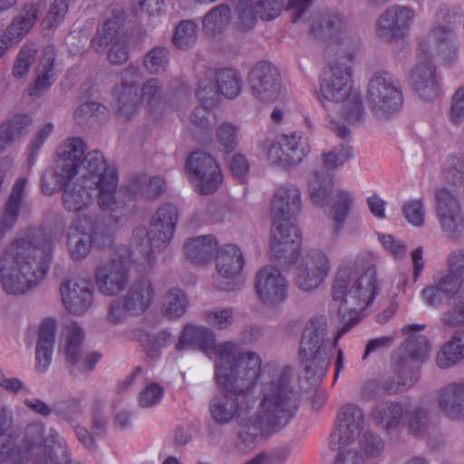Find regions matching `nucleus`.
I'll return each instance as SVG.
<instances>
[{
  "label": "nucleus",
  "mask_w": 464,
  "mask_h": 464,
  "mask_svg": "<svg viewBox=\"0 0 464 464\" xmlns=\"http://www.w3.org/2000/svg\"><path fill=\"white\" fill-rule=\"evenodd\" d=\"M25 185L26 179L19 178L12 188L11 194L5 204V209L0 214V238L16 223L21 203L24 198Z\"/></svg>",
  "instance_id": "nucleus-32"
},
{
  "label": "nucleus",
  "mask_w": 464,
  "mask_h": 464,
  "mask_svg": "<svg viewBox=\"0 0 464 464\" xmlns=\"http://www.w3.org/2000/svg\"><path fill=\"white\" fill-rule=\"evenodd\" d=\"M198 24L192 20H182L175 28L173 44L181 50L192 47L198 38Z\"/></svg>",
  "instance_id": "nucleus-54"
},
{
  "label": "nucleus",
  "mask_w": 464,
  "mask_h": 464,
  "mask_svg": "<svg viewBox=\"0 0 464 464\" xmlns=\"http://www.w3.org/2000/svg\"><path fill=\"white\" fill-rule=\"evenodd\" d=\"M119 177L109 173L95 185L97 193V205L102 211L114 221L121 220L128 213V203L131 197L123 189L118 188Z\"/></svg>",
  "instance_id": "nucleus-15"
},
{
  "label": "nucleus",
  "mask_w": 464,
  "mask_h": 464,
  "mask_svg": "<svg viewBox=\"0 0 464 464\" xmlns=\"http://www.w3.org/2000/svg\"><path fill=\"white\" fill-rule=\"evenodd\" d=\"M378 290L375 267L369 266L360 274L352 264L345 263L339 266L332 283L331 295L343 321L346 315L349 316L348 323L333 340L328 337L326 318L314 316L307 322L298 352L307 381L316 384L324 379L338 339L359 321V314L372 304Z\"/></svg>",
  "instance_id": "nucleus-2"
},
{
  "label": "nucleus",
  "mask_w": 464,
  "mask_h": 464,
  "mask_svg": "<svg viewBox=\"0 0 464 464\" xmlns=\"http://www.w3.org/2000/svg\"><path fill=\"white\" fill-rule=\"evenodd\" d=\"M221 93L212 78L201 79L198 82L197 97L199 105L209 113L221 102Z\"/></svg>",
  "instance_id": "nucleus-51"
},
{
  "label": "nucleus",
  "mask_w": 464,
  "mask_h": 464,
  "mask_svg": "<svg viewBox=\"0 0 464 464\" xmlns=\"http://www.w3.org/2000/svg\"><path fill=\"white\" fill-rule=\"evenodd\" d=\"M238 127L231 124L230 122H223L217 129V138L224 149L229 152L234 150L237 146V132Z\"/></svg>",
  "instance_id": "nucleus-63"
},
{
  "label": "nucleus",
  "mask_w": 464,
  "mask_h": 464,
  "mask_svg": "<svg viewBox=\"0 0 464 464\" xmlns=\"http://www.w3.org/2000/svg\"><path fill=\"white\" fill-rule=\"evenodd\" d=\"M455 39V34L449 26L435 27L420 44V54L430 61L438 57L444 63H450L457 57Z\"/></svg>",
  "instance_id": "nucleus-20"
},
{
  "label": "nucleus",
  "mask_w": 464,
  "mask_h": 464,
  "mask_svg": "<svg viewBox=\"0 0 464 464\" xmlns=\"http://www.w3.org/2000/svg\"><path fill=\"white\" fill-rule=\"evenodd\" d=\"M14 441V413L7 405H3L0 408V462L15 460Z\"/></svg>",
  "instance_id": "nucleus-34"
},
{
  "label": "nucleus",
  "mask_w": 464,
  "mask_h": 464,
  "mask_svg": "<svg viewBox=\"0 0 464 464\" xmlns=\"http://www.w3.org/2000/svg\"><path fill=\"white\" fill-rule=\"evenodd\" d=\"M464 358V332H457L437 354V364L449 368Z\"/></svg>",
  "instance_id": "nucleus-43"
},
{
  "label": "nucleus",
  "mask_w": 464,
  "mask_h": 464,
  "mask_svg": "<svg viewBox=\"0 0 464 464\" xmlns=\"http://www.w3.org/2000/svg\"><path fill=\"white\" fill-rule=\"evenodd\" d=\"M307 186L312 201L322 207L326 205L333 187L329 175L324 170L314 171Z\"/></svg>",
  "instance_id": "nucleus-49"
},
{
  "label": "nucleus",
  "mask_w": 464,
  "mask_h": 464,
  "mask_svg": "<svg viewBox=\"0 0 464 464\" xmlns=\"http://www.w3.org/2000/svg\"><path fill=\"white\" fill-rule=\"evenodd\" d=\"M419 63L412 69L411 82L415 92L425 101H432L440 94L436 69L431 61L419 56Z\"/></svg>",
  "instance_id": "nucleus-24"
},
{
  "label": "nucleus",
  "mask_w": 464,
  "mask_h": 464,
  "mask_svg": "<svg viewBox=\"0 0 464 464\" xmlns=\"http://www.w3.org/2000/svg\"><path fill=\"white\" fill-rule=\"evenodd\" d=\"M142 99L153 107L158 105L163 99V86L157 78L148 80L142 89Z\"/></svg>",
  "instance_id": "nucleus-64"
},
{
  "label": "nucleus",
  "mask_w": 464,
  "mask_h": 464,
  "mask_svg": "<svg viewBox=\"0 0 464 464\" xmlns=\"http://www.w3.org/2000/svg\"><path fill=\"white\" fill-rule=\"evenodd\" d=\"M252 373L245 375V379L218 383L221 389L208 402V411L215 423L227 425L237 421V446L242 450H252L258 435L269 436L285 428L298 408L297 394L291 385L293 372L285 366L263 382L257 411L249 415L255 404L251 391L257 381L253 380Z\"/></svg>",
  "instance_id": "nucleus-1"
},
{
  "label": "nucleus",
  "mask_w": 464,
  "mask_h": 464,
  "mask_svg": "<svg viewBox=\"0 0 464 464\" xmlns=\"http://www.w3.org/2000/svg\"><path fill=\"white\" fill-rule=\"evenodd\" d=\"M127 261L121 256H112L102 262L95 270V283L99 292L114 296L123 292L129 284Z\"/></svg>",
  "instance_id": "nucleus-16"
},
{
  "label": "nucleus",
  "mask_w": 464,
  "mask_h": 464,
  "mask_svg": "<svg viewBox=\"0 0 464 464\" xmlns=\"http://www.w3.org/2000/svg\"><path fill=\"white\" fill-rule=\"evenodd\" d=\"M60 292L63 304L71 314L82 315L92 304V290L84 280H68L61 285Z\"/></svg>",
  "instance_id": "nucleus-23"
},
{
  "label": "nucleus",
  "mask_w": 464,
  "mask_h": 464,
  "mask_svg": "<svg viewBox=\"0 0 464 464\" xmlns=\"http://www.w3.org/2000/svg\"><path fill=\"white\" fill-rule=\"evenodd\" d=\"M404 410L400 402L388 401L372 410V420L384 430L396 429L403 417Z\"/></svg>",
  "instance_id": "nucleus-39"
},
{
  "label": "nucleus",
  "mask_w": 464,
  "mask_h": 464,
  "mask_svg": "<svg viewBox=\"0 0 464 464\" xmlns=\"http://www.w3.org/2000/svg\"><path fill=\"white\" fill-rule=\"evenodd\" d=\"M123 40L126 39L121 32L120 23L115 19H110L98 29L97 35L92 40V45L97 52H101L113 42Z\"/></svg>",
  "instance_id": "nucleus-47"
},
{
  "label": "nucleus",
  "mask_w": 464,
  "mask_h": 464,
  "mask_svg": "<svg viewBox=\"0 0 464 464\" xmlns=\"http://www.w3.org/2000/svg\"><path fill=\"white\" fill-rule=\"evenodd\" d=\"M187 306V296L179 288L169 289L162 297L161 312L167 318L180 317L186 312Z\"/></svg>",
  "instance_id": "nucleus-48"
},
{
  "label": "nucleus",
  "mask_w": 464,
  "mask_h": 464,
  "mask_svg": "<svg viewBox=\"0 0 464 464\" xmlns=\"http://www.w3.org/2000/svg\"><path fill=\"white\" fill-rule=\"evenodd\" d=\"M437 406L446 418L464 420V382H450L439 389Z\"/></svg>",
  "instance_id": "nucleus-26"
},
{
  "label": "nucleus",
  "mask_w": 464,
  "mask_h": 464,
  "mask_svg": "<svg viewBox=\"0 0 464 464\" xmlns=\"http://www.w3.org/2000/svg\"><path fill=\"white\" fill-rule=\"evenodd\" d=\"M248 84L252 95L260 102H275L281 92L278 69L269 62L257 63L249 72Z\"/></svg>",
  "instance_id": "nucleus-14"
},
{
  "label": "nucleus",
  "mask_w": 464,
  "mask_h": 464,
  "mask_svg": "<svg viewBox=\"0 0 464 464\" xmlns=\"http://www.w3.org/2000/svg\"><path fill=\"white\" fill-rule=\"evenodd\" d=\"M82 164L85 166L87 174L82 177H86L88 181L93 185H98L102 179L109 173L118 177L116 168L113 165L108 164L103 154L98 150L88 152L83 157Z\"/></svg>",
  "instance_id": "nucleus-37"
},
{
  "label": "nucleus",
  "mask_w": 464,
  "mask_h": 464,
  "mask_svg": "<svg viewBox=\"0 0 464 464\" xmlns=\"http://www.w3.org/2000/svg\"><path fill=\"white\" fill-rule=\"evenodd\" d=\"M364 420V412L358 405H343L336 416V428L330 436L331 448L340 450L353 444L362 430Z\"/></svg>",
  "instance_id": "nucleus-12"
},
{
  "label": "nucleus",
  "mask_w": 464,
  "mask_h": 464,
  "mask_svg": "<svg viewBox=\"0 0 464 464\" xmlns=\"http://www.w3.org/2000/svg\"><path fill=\"white\" fill-rule=\"evenodd\" d=\"M36 52L34 44H24L21 48L13 68L14 77L21 78L28 72L30 65L35 61Z\"/></svg>",
  "instance_id": "nucleus-59"
},
{
  "label": "nucleus",
  "mask_w": 464,
  "mask_h": 464,
  "mask_svg": "<svg viewBox=\"0 0 464 464\" xmlns=\"http://www.w3.org/2000/svg\"><path fill=\"white\" fill-rule=\"evenodd\" d=\"M267 160L274 166L287 169L299 165L310 153V146L296 131L278 134L260 144Z\"/></svg>",
  "instance_id": "nucleus-8"
},
{
  "label": "nucleus",
  "mask_w": 464,
  "mask_h": 464,
  "mask_svg": "<svg viewBox=\"0 0 464 464\" xmlns=\"http://www.w3.org/2000/svg\"><path fill=\"white\" fill-rule=\"evenodd\" d=\"M214 82L221 95L234 99L241 92L242 80L239 73L233 69L222 68L214 72Z\"/></svg>",
  "instance_id": "nucleus-44"
},
{
  "label": "nucleus",
  "mask_w": 464,
  "mask_h": 464,
  "mask_svg": "<svg viewBox=\"0 0 464 464\" xmlns=\"http://www.w3.org/2000/svg\"><path fill=\"white\" fill-rule=\"evenodd\" d=\"M44 427L41 423H32L25 430V436L19 450V459L36 457L42 450Z\"/></svg>",
  "instance_id": "nucleus-45"
},
{
  "label": "nucleus",
  "mask_w": 464,
  "mask_h": 464,
  "mask_svg": "<svg viewBox=\"0 0 464 464\" xmlns=\"http://www.w3.org/2000/svg\"><path fill=\"white\" fill-rule=\"evenodd\" d=\"M53 413L72 426L76 423V418L82 414L81 402L75 399L56 402L53 404Z\"/></svg>",
  "instance_id": "nucleus-60"
},
{
  "label": "nucleus",
  "mask_w": 464,
  "mask_h": 464,
  "mask_svg": "<svg viewBox=\"0 0 464 464\" xmlns=\"http://www.w3.org/2000/svg\"><path fill=\"white\" fill-rule=\"evenodd\" d=\"M255 287L259 301L271 308L279 306L288 296V282L275 267L262 268L256 276Z\"/></svg>",
  "instance_id": "nucleus-18"
},
{
  "label": "nucleus",
  "mask_w": 464,
  "mask_h": 464,
  "mask_svg": "<svg viewBox=\"0 0 464 464\" xmlns=\"http://www.w3.org/2000/svg\"><path fill=\"white\" fill-rule=\"evenodd\" d=\"M434 209L440 229L451 239L459 238L464 231V216L455 190L441 187L434 191Z\"/></svg>",
  "instance_id": "nucleus-9"
},
{
  "label": "nucleus",
  "mask_w": 464,
  "mask_h": 464,
  "mask_svg": "<svg viewBox=\"0 0 464 464\" xmlns=\"http://www.w3.org/2000/svg\"><path fill=\"white\" fill-rule=\"evenodd\" d=\"M95 185L86 177H80L75 181H69L63 188L62 201L69 212H81L88 209L93 203Z\"/></svg>",
  "instance_id": "nucleus-25"
},
{
  "label": "nucleus",
  "mask_w": 464,
  "mask_h": 464,
  "mask_svg": "<svg viewBox=\"0 0 464 464\" xmlns=\"http://www.w3.org/2000/svg\"><path fill=\"white\" fill-rule=\"evenodd\" d=\"M179 208L170 202L161 204L151 218L150 230L137 227L132 233V245L144 256L160 251L170 243L179 220Z\"/></svg>",
  "instance_id": "nucleus-6"
},
{
  "label": "nucleus",
  "mask_w": 464,
  "mask_h": 464,
  "mask_svg": "<svg viewBox=\"0 0 464 464\" xmlns=\"http://www.w3.org/2000/svg\"><path fill=\"white\" fill-rule=\"evenodd\" d=\"M232 10V22L238 28L251 29L256 22L257 14L252 0H239L229 6Z\"/></svg>",
  "instance_id": "nucleus-53"
},
{
  "label": "nucleus",
  "mask_w": 464,
  "mask_h": 464,
  "mask_svg": "<svg viewBox=\"0 0 464 464\" xmlns=\"http://www.w3.org/2000/svg\"><path fill=\"white\" fill-rule=\"evenodd\" d=\"M401 211L408 223L416 227H422L425 224L426 210L421 198L407 200L402 204Z\"/></svg>",
  "instance_id": "nucleus-56"
},
{
  "label": "nucleus",
  "mask_w": 464,
  "mask_h": 464,
  "mask_svg": "<svg viewBox=\"0 0 464 464\" xmlns=\"http://www.w3.org/2000/svg\"><path fill=\"white\" fill-rule=\"evenodd\" d=\"M217 250L218 242L212 236L191 238L185 245L187 256L197 263L208 261Z\"/></svg>",
  "instance_id": "nucleus-42"
},
{
  "label": "nucleus",
  "mask_w": 464,
  "mask_h": 464,
  "mask_svg": "<svg viewBox=\"0 0 464 464\" xmlns=\"http://www.w3.org/2000/svg\"><path fill=\"white\" fill-rule=\"evenodd\" d=\"M353 204V198L350 192L340 189L335 194L332 205V218L335 223L336 229H340L346 220L349 210Z\"/></svg>",
  "instance_id": "nucleus-55"
},
{
  "label": "nucleus",
  "mask_w": 464,
  "mask_h": 464,
  "mask_svg": "<svg viewBox=\"0 0 464 464\" xmlns=\"http://www.w3.org/2000/svg\"><path fill=\"white\" fill-rule=\"evenodd\" d=\"M271 252L276 259L291 261L300 246V234L288 219H273L271 229Z\"/></svg>",
  "instance_id": "nucleus-21"
},
{
  "label": "nucleus",
  "mask_w": 464,
  "mask_h": 464,
  "mask_svg": "<svg viewBox=\"0 0 464 464\" xmlns=\"http://www.w3.org/2000/svg\"><path fill=\"white\" fill-rule=\"evenodd\" d=\"M137 338L140 345L143 346L147 357L151 360L160 357L161 348L172 343L171 334L165 330L154 335L146 331H140Z\"/></svg>",
  "instance_id": "nucleus-46"
},
{
  "label": "nucleus",
  "mask_w": 464,
  "mask_h": 464,
  "mask_svg": "<svg viewBox=\"0 0 464 464\" xmlns=\"http://www.w3.org/2000/svg\"><path fill=\"white\" fill-rule=\"evenodd\" d=\"M336 48V44H330L324 50L329 70L320 81L321 95L327 101L342 103L343 116H362V100L353 89V51L343 49L339 53Z\"/></svg>",
  "instance_id": "nucleus-4"
},
{
  "label": "nucleus",
  "mask_w": 464,
  "mask_h": 464,
  "mask_svg": "<svg viewBox=\"0 0 464 464\" xmlns=\"http://www.w3.org/2000/svg\"><path fill=\"white\" fill-rule=\"evenodd\" d=\"M44 7L40 3H31L24 6L19 16L7 27L9 40L17 43L35 24Z\"/></svg>",
  "instance_id": "nucleus-36"
},
{
  "label": "nucleus",
  "mask_w": 464,
  "mask_h": 464,
  "mask_svg": "<svg viewBox=\"0 0 464 464\" xmlns=\"http://www.w3.org/2000/svg\"><path fill=\"white\" fill-rule=\"evenodd\" d=\"M57 324L52 318L44 319L39 328L35 348L36 370L44 372L52 361Z\"/></svg>",
  "instance_id": "nucleus-30"
},
{
  "label": "nucleus",
  "mask_w": 464,
  "mask_h": 464,
  "mask_svg": "<svg viewBox=\"0 0 464 464\" xmlns=\"http://www.w3.org/2000/svg\"><path fill=\"white\" fill-rule=\"evenodd\" d=\"M311 34L315 38L331 42L330 44H336V50L342 53L343 49L353 50V43L346 35V24L344 19L333 12H324L314 18L310 29Z\"/></svg>",
  "instance_id": "nucleus-17"
},
{
  "label": "nucleus",
  "mask_w": 464,
  "mask_h": 464,
  "mask_svg": "<svg viewBox=\"0 0 464 464\" xmlns=\"http://www.w3.org/2000/svg\"><path fill=\"white\" fill-rule=\"evenodd\" d=\"M155 291L150 281L142 280L134 283L129 289L124 300L130 314H140L151 304Z\"/></svg>",
  "instance_id": "nucleus-33"
},
{
  "label": "nucleus",
  "mask_w": 464,
  "mask_h": 464,
  "mask_svg": "<svg viewBox=\"0 0 464 464\" xmlns=\"http://www.w3.org/2000/svg\"><path fill=\"white\" fill-rule=\"evenodd\" d=\"M424 328V324H410L402 328L403 333L414 331V333L410 334L406 343L402 346L405 353L413 360H422L430 353L428 338L423 334L416 333L422 331Z\"/></svg>",
  "instance_id": "nucleus-41"
},
{
  "label": "nucleus",
  "mask_w": 464,
  "mask_h": 464,
  "mask_svg": "<svg viewBox=\"0 0 464 464\" xmlns=\"http://www.w3.org/2000/svg\"><path fill=\"white\" fill-rule=\"evenodd\" d=\"M187 169L197 190L213 194L220 186L223 176L215 159L203 151H194L187 160Z\"/></svg>",
  "instance_id": "nucleus-11"
},
{
  "label": "nucleus",
  "mask_w": 464,
  "mask_h": 464,
  "mask_svg": "<svg viewBox=\"0 0 464 464\" xmlns=\"http://www.w3.org/2000/svg\"><path fill=\"white\" fill-rule=\"evenodd\" d=\"M232 21V10L227 5L212 7L203 17L202 27L208 36L222 34Z\"/></svg>",
  "instance_id": "nucleus-38"
},
{
  "label": "nucleus",
  "mask_w": 464,
  "mask_h": 464,
  "mask_svg": "<svg viewBox=\"0 0 464 464\" xmlns=\"http://www.w3.org/2000/svg\"><path fill=\"white\" fill-rule=\"evenodd\" d=\"M215 342V334L212 330L198 325L188 324L184 327L177 343V349L181 350L186 345L197 346L208 352Z\"/></svg>",
  "instance_id": "nucleus-35"
},
{
  "label": "nucleus",
  "mask_w": 464,
  "mask_h": 464,
  "mask_svg": "<svg viewBox=\"0 0 464 464\" xmlns=\"http://www.w3.org/2000/svg\"><path fill=\"white\" fill-rule=\"evenodd\" d=\"M361 451L367 459L380 457L385 449L383 440L377 434L366 431L359 440Z\"/></svg>",
  "instance_id": "nucleus-57"
},
{
  "label": "nucleus",
  "mask_w": 464,
  "mask_h": 464,
  "mask_svg": "<svg viewBox=\"0 0 464 464\" xmlns=\"http://www.w3.org/2000/svg\"><path fill=\"white\" fill-rule=\"evenodd\" d=\"M216 355V374L218 383H224L238 378L245 379L252 373L253 380L260 376L262 360L255 352H242L237 344L232 342H223L210 348Z\"/></svg>",
  "instance_id": "nucleus-5"
},
{
  "label": "nucleus",
  "mask_w": 464,
  "mask_h": 464,
  "mask_svg": "<svg viewBox=\"0 0 464 464\" xmlns=\"http://www.w3.org/2000/svg\"><path fill=\"white\" fill-rule=\"evenodd\" d=\"M85 144L80 138L65 139L56 152V175L59 182L70 180L78 174L82 164Z\"/></svg>",
  "instance_id": "nucleus-22"
},
{
  "label": "nucleus",
  "mask_w": 464,
  "mask_h": 464,
  "mask_svg": "<svg viewBox=\"0 0 464 464\" xmlns=\"http://www.w3.org/2000/svg\"><path fill=\"white\" fill-rule=\"evenodd\" d=\"M170 53L167 47L155 46L143 57L142 64L150 74H161L169 67Z\"/></svg>",
  "instance_id": "nucleus-52"
},
{
  "label": "nucleus",
  "mask_w": 464,
  "mask_h": 464,
  "mask_svg": "<svg viewBox=\"0 0 464 464\" xmlns=\"http://www.w3.org/2000/svg\"><path fill=\"white\" fill-rule=\"evenodd\" d=\"M403 420L411 434L414 436L423 435L428 429L430 411L422 404L414 405L405 411Z\"/></svg>",
  "instance_id": "nucleus-50"
},
{
  "label": "nucleus",
  "mask_w": 464,
  "mask_h": 464,
  "mask_svg": "<svg viewBox=\"0 0 464 464\" xmlns=\"http://www.w3.org/2000/svg\"><path fill=\"white\" fill-rule=\"evenodd\" d=\"M301 209V193L294 185L279 187L271 202L273 219H291Z\"/></svg>",
  "instance_id": "nucleus-28"
},
{
  "label": "nucleus",
  "mask_w": 464,
  "mask_h": 464,
  "mask_svg": "<svg viewBox=\"0 0 464 464\" xmlns=\"http://www.w3.org/2000/svg\"><path fill=\"white\" fill-rule=\"evenodd\" d=\"M205 321L217 329H226L233 324V309L232 308H213L204 313Z\"/></svg>",
  "instance_id": "nucleus-58"
},
{
  "label": "nucleus",
  "mask_w": 464,
  "mask_h": 464,
  "mask_svg": "<svg viewBox=\"0 0 464 464\" xmlns=\"http://www.w3.org/2000/svg\"><path fill=\"white\" fill-rule=\"evenodd\" d=\"M245 264L241 250L235 245H226L217 251L216 267L217 276L215 285L224 291H233L236 287L234 282Z\"/></svg>",
  "instance_id": "nucleus-19"
},
{
  "label": "nucleus",
  "mask_w": 464,
  "mask_h": 464,
  "mask_svg": "<svg viewBox=\"0 0 464 464\" xmlns=\"http://www.w3.org/2000/svg\"><path fill=\"white\" fill-rule=\"evenodd\" d=\"M121 77V84L124 88V90L129 91L130 94L131 91H135L134 97L131 98L130 102L127 94L122 93L119 98V112L121 116H131L138 113V103L139 97L137 95V91L139 89V85L140 81L143 78L142 72L138 64L130 63L126 68H124L120 72Z\"/></svg>",
  "instance_id": "nucleus-29"
},
{
  "label": "nucleus",
  "mask_w": 464,
  "mask_h": 464,
  "mask_svg": "<svg viewBox=\"0 0 464 464\" xmlns=\"http://www.w3.org/2000/svg\"><path fill=\"white\" fill-rule=\"evenodd\" d=\"M415 19V10L402 5H392L376 20V35L383 42L395 43L406 37Z\"/></svg>",
  "instance_id": "nucleus-10"
},
{
  "label": "nucleus",
  "mask_w": 464,
  "mask_h": 464,
  "mask_svg": "<svg viewBox=\"0 0 464 464\" xmlns=\"http://www.w3.org/2000/svg\"><path fill=\"white\" fill-rule=\"evenodd\" d=\"M366 99L375 114L399 113L403 105L399 80L387 71L374 72L368 82Z\"/></svg>",
  "instance_id": "nucleus-7"
},
{
  "label": "nucleus",
  "mask_w": 464,
  "mask_h": 464,
  "mask_svg": "<svg viewBox=\"0 0 464 464\" xmlns=\"http://www.w3.org/2000/svg\"><path fill=\"white\" fill-rule=\"evenodd\" d=\"M55 52L53 46H46L42 53L40 63L36 68V79L34 85L29 89L31 97H39L48 90L55 81L53 64Z\"/></svg>",
  "instance_id": "nucleus-31"
},
{
  "label": "nucleus",
  "mask_w": 464,
  "mask_h": 464,
  "mask_svg": "<svg viewBox=\"0 0 464 464\" xmlns=\"http://www.w3.org/2000/svg\"><path fill=\"white\" fill-rule=\"evenodd\" d=\"M53 245L52 232L39 229L30 238H18L6 246L0 258V282L7 295H24L44 278Z\"/></svg>",
  "instance_id": "nucleus-3"
},
{
  "label": "nucleus",
  "mask_w": 464,
  "mask_h": 464,
  "mask_svg": "<svg viewBox=\"0 0 464 464\" xmlns=\"http://www.w3.org/2000/svg\"><path fill=\"white\" fill-rule=\"evenodd\" d=\"M84 334L78 325L70 324L63 332V339L61 342V350L65 359L72 366H75L82 358V344Z\"/></svg>",
  "instance_id": "nucleus-40"
},
{
  "label": "nucleus",
  "mask_w": 464,
  "mask_h": 464,
  "mask_svg": "<svg viewBox=\"0 0 464 464\" xmlns=\"http://www.w3.org/2000/svg\"><path fill=\"white\" fill-rule=\"evenodd\" d=\"M330 270L328 256L318 249L310 250L296 268L295 285L302 291H314L324 282Z\"/></svg>",
  "instance_id": "nucleus-13"
},
{
  "label": "nucleus",
  "mask_w": 464,
  "mask_h": 464,
  "mask_svg": "<svg viewBox=\"0 0 464 464\" xmlns=\"http://www.w3.org/2000/svg\"><path fill=\"white\" fill-rule=\"evenodd\" d=\"M444 179L449 183L456 184L461 180L464 174V158L459 156L450 157L442 170Z\"/></svg>",
  "instance_id": "nucleus-61"
},
{
  "label": "nucleus",
  "mask_w": 464,
  "mask_h": 464,
  "mask_svg": "<svg viewBox=\"0 0 464 464\" xmlns=\"http://www.w3.org/2000/svg\"><path fill=\"white\" fill-rule=\"evenodd\" d=\"M415 376L411 375L409 378L388 377L382 381L380 387L389 394H398L411 389L414 385Z\"/></svg>",
  "instance_id": "nucleus-62"
},
{
  "label": "nucleus",
  "mask_w": 464,
  "mask_h": 464,
  "mask_svg": "<svg viewBox=\"0 0 464 464\" xmlns=\"http://www.w3.org/2000/svg\"><path fill=\"white\" fill-rule=\"evenodd\" d=\"M109 242L110 236L100 233L97 227L86 232L77 227L69 233L68 250L72 259L82 260L89 255L92 244L102 247Z\"/></svg>",
  "instance_id": "nucleus-27"
}]
</instances>
